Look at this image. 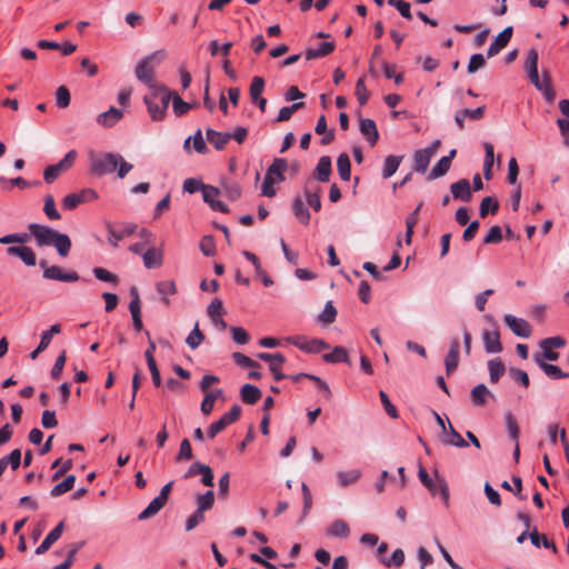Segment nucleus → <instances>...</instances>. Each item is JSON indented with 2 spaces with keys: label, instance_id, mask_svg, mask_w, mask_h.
I'll use <instances>...</instances> for the list:
<instances>
[{
  "label": "nucleus",
  "instance_id": "45",
  "mask_svg": "<svg viewBox=\"0 0 569 569\" xmlns=\"http://www.w3.org/2000/svg\"><path fill=\"white\" fill-rule=\"evenodd\" d=\"M153 98H160L161 107L167 111L170 101H173L174 94L163 84H158L156 88L151 89Z\"/></svg>",
  "mask_w": 569,
  "mask_h": 569
},
{
  "label": "nucleus",
  "instance_id": "11",
  "mask_svg": "<svg viewBox=\"0 0 569 569\" xmlns=\"http://www.w3.org/2000/svg\"><path fill=\"white\" fill-rule=\"evenodd\" d=\"M123 118L121 109L110 107L107 111L99 113L96 117V122L106 129L114 127Z\"/></svg>",
  "mask_w": 569,
  "mask_h": 569
},
{
  "label": "nucleus",
  "instance_id": "37",
  "mask_svg": "<svg viewBox=\"0 0 569 569\" xmlns=\"http://www.w3.org/2000/svg\"><path fill=\"white\" fill-rule=\"evenodd\" d=\"M240 396L243 402L254 405L261 398V391L253 385L242 386Z\"/></svg>",
  "mask_w": 569,
  "mask_h": 569
},
{
  "label": "nucleus",
  "instance_id": "1",
  "mask_svg": "<svg viewBox=\"0 0 569 569\" xmlns=\"http://www.w3.org/2000/svg\"><path fill=\"white\" fill-rule=\"evenodd\" d=\"M538 52L536 49H530L527 54V59L525 62V69L527 71L529 81L539 90L545 100L549 103L553 102L556 98L555 90L550 83V79L547 73H543V77L540 78L538 73Z\"/></svg>",
  "mask_w": 569,
  "mask_h": 569
},
{
  "label": "nucleus",
  "instance_id": "33",
  "mask_svg": "<svg viewBox=\"0 0 569 569\" xmlns=\"http://www.w3.org/2000/svg\"><path fill=\"white\" fill-rule=\"evenodd\" d=\"M322 359L327 363H349L348 351L341 346L335 347L330 353L323 355Z\"/></svg>",
  "mask_w": 569,
  "mask_h": 569
},
{
  "label": "nucleus",
  "instance_id": "34",
  "mask_svg": "<svg viewBox=\"0 0 569 569\" xmlns=\"http://www.w3.org/2000/svg\"><path fill=\"white\" fill-rule=\"evenodd\" d=\"M58 254L62 258L67 257L71 249V240L68 234L58 232L56 238L53 239L52 244Z\"/></svg>",
  "mask_w": 569,
  "mask_h": 569
},
{
  "label": "nucleus",
  "instance_id": "64",
  "mask_svg": "<svg viewBox=\"0 0 569 569\" xmlns=\"http://www.w3.org/2000/svg\"><path fill=\"white\" fill-rule=\"evenodd\" d=\"M77 156H78V153L76 150H70L64 154V157L58 163H56V166L61 171H66L73 166V163L77 159Z\"/></svg>",
  "mask_w": 569,
  "mask_h": 569
},
{
  "label": "nucleus",
  "instance_id": "54",
  "mask_svg": "<svg viewBox=\"0 0 569 569\" xmlns=\"http://www.w3.org/2000/svg\"><path fill=\"white\" fill-rule=\"evenodd\" d=\"M3 465V469L11 466L13 470L18 469L21 463V451L19 449L12 450L8 456L0 459Z\"/></svg>",
  "mask_w": 569,
  "mask_h": 569
},
{
  "label": "nucleus",
  "instance_id": "58",
  "mask_svg": "<svg viewBox=\"0 0 569 569\" xmlns=\"http://www.w3.org/2000/svg\"><path fill=\"white\" fill-rule=\"evenodd\" d=\"M28 239H29L28 233L16 232V233H9V234L0 237V243H2V244H12V243L23 244L28 241Z\"/></svg>",
  "mask_w": 569,
  "mask_h": 569
},
{
  "label": "nucleus",
  "instance_id": "22",
  "mask_svg": "<svg viewBox=\"0 0 569 569\" xmlns=\"http://www.w3.org/2000/svg\"><path fill=\"white\" fill-rule=\"evenodd\" d=\"M63 532V522H59L43 539V541L36 549L37 555H42L61 537Z\"/></svg>",
  "mask_w": 569,
  "mask_h": 569
},
{
  "label": "nucleus",
  "instance_id": "12",
  "mask_svg": "<svg viewBox=\"0 0 569 569\" xmlns=\"http://www.w3.org/2000/svg\"><path fill=\"white\" fill-rule=\"evenodd\" d=\"M481 338L487 353H499L502 351L500 333L497 329L483 330Z\"/></svg>",
  "mask_w": 569,
  "mask_h": 569
},
{
  "label": "nucleus",
  "instance_id": "10",
  "mask_svg": "<svg viewBox=\"0 0 569 569\" xmlns=\"http://www.w3.org/2000/svg\"><path fill=\"white\" fill-rule=\"evenodd\" d=\"M219 194L220 190L218 188L208 184L207 188H203L202 199L212 210L226 213L229 208L218 199Z\"/></svg>",
  "mask_w": 569,
  "mask_h": 569
},
{
  "label": "nucleus",
  "instance_id": "61",
  "mask_svg": "<svg viewBox=\"0 0 569 569\" xmlns=\"http://www.w3.org/2000/svg\"><path fill=\"white\" fill-rule=\"evenodd\" d=\"M208 184L202 183V181L194 179V178H188L183 181V191L188 193H194L197 191L203 192V188H207Z\"/></svg>",
  "mask_w": 569,
  "mask_h": 569
},
{
  "label": "nucleus",
  "instance_id": "38",
  "mask_svg": "<svg viewBox=\"0 0 569 569\" xmlns=\"http://www.w3.org/2000/svg\"><path fill=\"white\" fill-rule=\"evenodd\" d=\"M405 552L402 549H396L391 557H379V561L387 568H400L405 562Z\"/></svg>",
  "mask_w": 569,
  "mask_h": 569
},
{
  "label": "nucleus",
  "instance_id": "55",
  "mask_svg": "<svg viewBox=\"0 0 569 569\" xmlns=\"http://www.w3.org/2000/svg\"><path fill=\"white\" fill-rule=\"evenodd\" d=\"M264 90V80L261 77H254L251 81L249 93L252 102L261 98V93Z\"/></svg>",
  "mask_w": 569,
  "mask_h": 569
},
{
  "label": "nucleus",
  "instance_id": "30",
  "mask_svg": "<svg viewBox=\"0 0 569 569\" xmlns=\"http://www.w3.org/2000/svg\"><path fill=\"white\" fill-rule=\"evenodd\" d=\"M292 210L295 217L301 222L302 224H309L310 222V213L308 209L305 206L303 198L301 196H296L292 202Z\"/></svg>",
  "mask_w": 569,
  "mask_h": 569
},
{
  "label": "nucleus",
  "instance_id": "48",
  "mask_svg": "<svg viewBox=\"0 0 569 569\" xmlns=\"http://www.w3.org/2000/svg\"><path fill=\"white\" fill-rule=\"evenodd\" d=\"M214 503V493L212 490H208L207 492L199 495L197 497V511L204 513V511L210 510Z\"/></svg>",
  "mask_w": 569,
  "mask_h": 569
},
{
  "label": "nucleus",
  "instance_id": "8",
  "mask_svg": "<svg viewBox=\"0 0 569 569\" xmlns=\"http://www.w3.org/2000/svg\"><path fill=\"white\" fill-rule=\"evenodd\" d=\"M503 321L515 336L520 338H529L531 336L532 328L523 318L507 313L503 316Z\"/></svg>",
  "mask_w": 569,
  "mask_h": 569
},
{
  "label": "nucleus",
  "instance_id": "25",
  "mask_svg": "<svg viewBox=\"0 0 569 569\" xmlns=\"http://www.w3.org/2000/svg\"><path fill=\"white\" fill-rule=\"evenodd\" d=\"M326 535L331 538H347L350 535V527L342 519L335 520L326 530Z\"/></svg>",
  "mask_w": 569,
  "mask_h": 569
},
{
  "label": "nucleus",
  "instance_id": "57",
  "mask_svg": "<svg viewBox=\"0 0 569 569\" xmlns=\"http://www.w3.org/2000/svg\"><path fill=\"white\" fill-rule=\"evenodd\" d=\"M70 92L69 89L64 86H60L56 90V103L59 108L64 109L70 104Z\"/></svg>",
  "mask_w": 569,
  "mask_h": 569
},
{
  "label": "nucleus",
  "instance_id": "51",
  "mask_svg": "<svg viewBox=\"0 0 569 569\" xmlns=\"http://www.w3.org/2000/svg\"><path fill=\"white\" fill-rule=\"evenodd\" d=\"M499 209L498 202L492 197H485L481 200L479 213L481 218H485L489 213L495 214Z\"/></svg>",
  "mask_w": 569,
  "mask_h": 569
},
{
  "label": "nucleus",
  "instance_id": "20",
  "mask_svg": "<svg viewBox=\"0 0 569 569\" xmlns=\"http://www.w3.org/2000/svg\"><path fill=\"white\" fill-rule=\"evenodd\" d=\"M533 360L537 366L551 379H563L569 377V373L563 372L558 366L543 361L540 355H533Z\"/></svg>",
  "mask_w": 569,
  "mask_h": 569
},
{
  "label": "nucleus",
  "instance_id": "3",
  "mask_svg": "<svg viewBox=\"0 0 569 569\" xmlns=\"http://www.w3.org/2000/svg\"><path fill=\"white\" fill-rule=\"evenodd\" d=\"M89 171L94 177L111 174L117 170L121 154L116 152H89Z\"/></svg>",
  "mask_w": 569,
  "mask_h": 569
},
{
  "label": "nucleus",
  "instance_id": "2",
  "mask_svg": "<svg viewBox=\"0 0 569 569\" xmlns=\"http://www.w3.org/2000/svg\"><path fill=\"white\" fill-rule=\"evenodd\" d=\"M166 56L164 50H158L142 58L136 66V78L149 89L156 88L159 84L156 79V68L166 59Z\"/></svg>",
  "mask_w": 569,
  "mask_h": 569
},
{
  "label": "nucleus",
  "instance_id": "52",
  "mask_svg": "<svg viewBox=\"0 0 569 569\" xmlns=\"http://www.w3.org/2000/svg\"><path fill=\"white\" fill-rule=\"evenodd\" d=\"M92 272L94 277L100 281L110 282L114 286L119 283V277L104 268L96 267L92 269Z\"/></svg>",
  "mask_w": 569,
  "mask_h": 569
},
{
  "label": "nucleus",
  "instance_id": "17",
  "mask_svg": "<svg viewBox=\"0 0 569 569\" xmlns=\"http://www.w3.org/2000/svg\"><path fill=\"white\" fill-rule=\"evenodd\" d=\"M222 301L220 299H213L207 308V313L211 319L212 323L221 330L227 328L226 321L222 319Z\"/></svg>",
  "mask_w": 569,
  "mask_h": 569
},
{
  "label": "nucleus",
  "instance_id": "14",
  "mask_svg": "<svg viewBox=\"0 0 569 569\" xmlns=\"http://www.w3.org/2000/svg\"><path fill=\"white\" fill-rule=\"evenodd\" d=\"M512 37V27L505 28L489 46L487 57L491 58L497 56L510 41Z\"/></svg>",
  "mask_w": 569,
  "mask_h": 569
},
{
  "label": "nucleus",
  "instance_id": "24",
  "mask_svg": "<svg viewBox=\"0 0 569 569\" xmlns=\"http://www.w3.org/2000/svg\"><path fill=\"white\" fill-rule=\"evenodd\" d=\"M361 477L359 469L339 470L336 472L337 483L340 488H346L352 483H356Z\"/></svg>",
  "mask_w": 569,
  "mask_h": 569
},
{
  "label": "nucleus",
  "instance_id": "16",
  "mask_svg": "<svg viewBox=\"0 0 569 569\" xmlns=\"http://www.w3.org/2000/svg\"><path fill=\"white\" fill-rule=\"evenodd\" d=\"M450 191L456 200L469 202L472 198L471 186L467 179H461L457 182H453L450 186Z\"/></svg>",
  "mask_w": 569,
  "mask_h": 569
},
{
  "label": "nucleus",
  "instance_id": "19",
  "mask_svg": "<svg viewBox=\"0 0 569 569\" xmlns=\"http://www.w3.org/2000/svg\"><path fill=\"white\" fill-rule=\"evenodd\" d=\"M485 114V107H478L476 109H461L458 110L455 114V122L457 123L458 128L462 130L465 128V120L471 119V120H479Z\"/></svg>",
  "mask_w": 569,
  "mask_h": 569
},
{
  "label": "nucleus",
  "instance_id": "13",
  "mask_svg": "<svg viewBox=\"0 0 569 569\" xmlns=\"http://www.w3.org/2000/svg\"><path fill=\"white\" fill-rule=\"evenodd\" d=\"M43 278L63 282H74L79 280V276L74 271L66 272L58 266H51L43 270Z\"/></svg>",
  "mask_w": 569,
  "mask_h": 569
},
{
  "label": "nucleus",
  "instance_id": "63",
  "mask_svg": "<svg viewBox=\"0 0 569 569\" xmlns=\"http://www.w3.org/2000/svg\"><path fill=\"white\" fill-rule=\"evenodd\" d=\"M191 108L192 106L190 103L184 102L178 94H174L172 109L177 117L187 113Z\"/></svg>",
  "mask_w": 569,
  "mask_h": 569
},
{
  "label": "nucleus",
  "instance_id": "41",
  "mask_svg": "<svg viewBox=\"0 0 569 569\" xmlns=\"http://www.w3.org/2000/svg\"><path fill=\"white\" fill-rule=\"evenodd\" d=\"M483 147H485V151H486L485 161H483V177L486 180H490L492 177L491 169H492V166L495 162V151H493V146L489 142H485Z\"/></svg>",
  "mask_w": 569,
  "mask_h": 569
},
{
  "label": "nucleus",
  "instance_id": "4",
  "mask_svg": "<svg viewBox=\"0 0 569 569\" xmlns=\"http://www.w3.org/2000/svg\"><path fill=\"white\" fill-rule=\"evenodd\" d=\"M288 169V162L283 158H274L267 169L264 180L261 186V194L272 198L276 194L274 184L284 180V172Z\"/></svg>",
  "mask_w": 569,
  "mask_h": 569
},
{
  "label": "nucleus",
  "instance_id": "18",
  "mask_svg": "<svg viewBox=\"0 0 569 569\" xmlns=\"http://www.w3.org/2000/svg\"><path fill=\"white\" fill-rule=\"evenodd\" d=\"M359 129L362 137L368 141V143L371 147L376 146L379 139V132L376 122L372 119H361L359 123Z\"/></svg>",
  "mask_w": 569,
  "mask_h": 569
},
{
  "label": "nucleus",
  "instance_id": "15",
  "mask_svg": "<svg viewBox=\"0 0 569 569\" xmlns=\"http://www.w3.org/2000/svg\"><path fill=\"white\" fill-rule=\"evenodd\" d=\"M320 192V187L316 186L313 182L307 181L305 183V200L307 201L309 207L312 208L315 211H319L321 209Z\"/></svg>",
  "mask_w": 569,
  "mask_h": 569
},
{
  "label": "nucleus",
  "instance_id": "42",
  "mask_svg": "<svg viewBox=\"0 0 569 569\" xmlns=\"http://www.w3.org/2000/svg\"><path fill=\"white\" fill-rule=\"evenodd\" d=\"M488 370L491 382H497L506 372V367L499 358L488 361Z\"/></svg>",
  "mask_w": 569,
  "mask_h": 569
},
{
  "label": "nucleus",
  "instance_id": "26",
  "mask_svg": "<svg viewBox=\"0 0 569 569\" xmlns=\"http://www.w3.org/2000/svg\"><path fill=\"white\" fill-rule=\"evenodd\" d=\"M206 138L217 150H222L231 139L230 132H219L213 129H208Z\"/></svg>",
  "mask_w": 569,
  "mask_h": 569
},
{
  "label": "nucleus",
  "instance_id": "62",
  "mask_svg": "<svg viewBox=\"0 0 569 569\" xmlns=\"http://www.w3.org/2000/svg\"><path fill=\"white\" fill-rule=\"evenodd\" d=\"M388 2L391 7L396 8L403 18L408 20L412 18L410 11L411 6L409 2H406L405 0H389Z\"/></svg>",
  "mask_w": 569,
  "mask_h": 569
},
{
  "label": "nucleus",
  "instance_id": "46",
  "mask_svg": "<svg viewBox=\"0 0 569 569\" xmlns=\"http://www.w3.org/2000/svg\"><path fill=\"white\" fill-rule=\"evenodd\" d=\"M451 167L449 162V158L442 157L439 161L432 167L431 171L428 174V180H435L445 176Z\"/></svg>",
  "mask_w": 569,
  "mask_h": 569
},
{
  "label": "nucleus",
  "instance_id": "47",
  "mask_svg": "<svg viewBox=\"0 0 569 569\" xmlns=\"http://www.w3.org/2000/svg\"><path fill=\"white\" fill-rule=\"evenodd\" d=\"M74 482H76V477L73 475L67 476L63 481H61L60 483L56 485L51 489L50 496L51 497H59V496L70 491L73 488Z\"/></svg>",
  "mask_w": 569,
  "mask_h": 569
},
{
  "label": "nucleus",
  "instance_id": "32",
  "mask_svg": "<svg viewBox=\"0 0 569 569\" xmlns=\"http://www.w3.org/2000/svg\"><path fill=\"white\" fill-rule=\"evenodd\" d=\"M153 96H146L143 101L147 106V110L153 121H161L164 119L167 111L154 101Z\"/></svg>",
  "mask_w": 569,
  "mask_h": 569
},
{
  "label": "nucleus",
  "instance_id": "27",
  "mask_svg": "<svg viewBox=\"0 0 569 569\" xmlns=\"http://www.w3.org/2000/svg\"><path fill=\"white\" fill-rule=\"evenodd\" d=\"M143 264L147 269L158 268L162 264L163 254L160 249L149 248L142 253Z\"/></svg>",
  "mask_w": 569,
  "mask_h": 569
},
{
  "label": "nucleus",
  "instance_id": "36",
  "mask_svg": "<svg viewBox=\"0 0 569 569\" xmlns=\"http://www.w3.org/2000/svg\"><path fill=\"white\" fill-rule=\"evenodd\" d=\"M335 50L333 42H322L318 48H310L306 51L305 56L307 60L317 59L320 57L328 56Z\"/></svg>",
  "mask_w": 569,
  "mask_h": 569
},
{
  "label": "nucleus",
  "instance_id": "28",
  "mask_svg": "<svg viewBox=\"0 0 569 569\" xmlns=\"http://www.w3.org/2000/svg\"><path fill=\"white\" fill-rule=\"evenodd\" d=\"M331 174V159L327 156H323L319 159L317 167L315 169V178L320 182L329 181Z\"/></svg>",
  "mask_w": 569,
  "mask_h": 569
},
{
  "label": "nucleus",
  "instance_id": "43",
  "mask_svg": "<svg viewBox=\"0 0 569 569\" xmlns=\"http://www.w3.org/2000/svg\"><path fill=\"white\" fill-rule=\"evenodd\" d=\"M402 161V157L400 156H388L385 159L383 168H382V177L388 179L392 177L398 170L400 163Z\"/></svg>",
  "mask_w": 569,
  "mask_h": 569
},
{
  "label": "nucleus",
  "instance_id": "60",
  "mask_svg": "<svg viewBox=\"0 0 569 569\" xmlns=\"http://www.w3.org/2000/svg\"><path fill=\"white\" fill-rule=\"evenodd\" d=\"M302 107H303V102H295L291 106L282 107L279 110L277 121H279V122L288 121L292 117L293 112L301 109Z\"/></svg>",
  "mask_w": 569,
  "mask_h": 569
},
{
  "label": "nucleus",
  "instance_id": "39",
  "mask_svg": "<svg viewBox=\"0 0 569 569\" xmlns=\"http://www.w3.org/2000/svg\"><path fill=\"white\" fill-rule=\"evenodd\" d=\"M442 442L446 446H452L457 448H466L468 447V442L460 436L459 432L456 431V429L452 427V425L449 422V431L446 435V438H443Z\"/></svg>",
  "mask_w": 569,
  "mask_h": 569
},
{
  "label": "nucleus",
  "instance_id": "29",
  "mask_svg": "<svg viewBox=\"0 0 569 569\" xmlns=\"http://www.w3.org/2000/svg\"><path fill=\"white\" fill-rule=\"evenodd\" d=\"M156 289L161 297L162 303L168 307L170 305L169 297L177 293V287H176L174 281H172V280L159 281L156 284Z\"/></svg>",
  "mask_w": 569,
  "mask_h": 569
},
{
  "label": "nucleus",
  "instance_id": "49",
  "mask_svg": "<svg viewBox=\"0 0 569 569\" xmlns=\"http://www.w3.org/2000/svg\"><path fill=\"white\" fill-rule=\"evenodd\" d=\"M43 212L50 220H60L61 214L57 210L56 201L52 194L44 196L43 199Z\"/></svg>",
  "mask_w": 569,
  "mask_h": 569
},
{
  "label": "nucleus",
  "instance_id": "40",
  "mask_svg": "<svg viewBox=\"0 0 569 569\" xmlns=\"http://www.w3.org/2000/svg\"><path fill=\"white\" fill-rule=\"evenodd\" d=\"M220 397H222L221 389L210 390V391L206 392V396H204V398L201 402V407H200L202 413L208 416L213 410L214 401Z\"/></svg>",
  "mask_w": 569,
  "mask_h": 569
},
{
  "label": "nucleus",
  "instance_id": "23",
  "mask_svg": "<svg viewBox=\"0 0 569 569\" xmlns=\"http://www.w3.org/2000/svg\"><path fill=\"white\" fill-rule=\"evenodd\" d=\"M459 363V340L455 338L451 340L449 352L445 360L446 371L448 375L452 373Z\"/></svg>",
  "mask_w": 569,
  "mask_h": 569
},
{
  "label": "nucleus",
  "instance_id": "6",
  "mask_svg": "<svg viewBox=\"0 0 569 569\" xmlns=\"http://www.w3.org/2000/svg\"><path fill=\"white\" fill-rule=\"evenodd\" d=\"M30 234L34 238L38 247H49L52 244L59 231L40 223H30L28 226Z\"/></svg>",
  "mask_w": 569,
  "mask_h": 569
},
{
  "label": "nucleus",
  "instance_id": "59",
  "mask_svg": "<svg viewBox=\"0 0 569 569\" xmlns=\"http://www.w3.org/2000/svg\"><path fill=\"white\" fill-rule=\"evenodd\" d=\"M337 310L332 301H327L322 312L319 315V320L326 325L332 323L336 319Z\"/></svg>",
  "mask_w": 569,
  "mask_h": 569
},
{
  "label": "nucleus",
  "instance_id": "35",
  "mask_svg": "<svg viewBox=\"0 0 569 569\" xmlns=\"http://www.w3.org/2000/svg\"><path fill=\"white\" fill-rule=\"evenodd\" d=\"M166 502L159 497L153 498L150 503L138 515V520L143 521L156 516L163 507Z\"/></svg>",
  "mask_w": 569,
  "mask_h": 569
},
{
  "label": "nucleus",
  "instance_id": "5",
  "mask_svg": "<svg viewBox=\"0 0 569 569\" xmlns=\"http://www.w3.org/2000/svg\"><path fill=\"white\" fill-rule=\"evenodd\" d=\"M286 341L308 353H318L321 350L329 349V345L325 340L317 338L308 339L301 335L287 337Z\"/></svg>",
  "mask_w": 569,
  "mask_h": 569
},
{
  "label": "nucleus",
  "instance_id": "50",
  "mask_svg": "<svg viewBox=\"0 0 569 569\" xmlns=\"http://www.w3.org/2000/svg\"><path fill=\"white\" fill-rule=\"evenodd\" d=\"M531 543L537 548L543 547L546 549H551L553 553L557 552V547L553 542H551L546 535H540L536 529L529 536Z\"/></svg>",
  "mask_w": 569,
  "mask_h": 569
},
{
  "label": "nucleus",
  "instance_id": "9",
  "mask_svg": "<svg viewBox=\"0 0 569 569\" xmlns=\"http://www.w3.org/2000/svg\"><path fill=\"white\" fill-rule=\"evenodd\" d=\"M10 257H18L28 267L37 264V254L31 247L28 246H11L6 249Z\"/></svg>",
  "mask_w": 569,
  "mask_h": 569
},
{
  "label": "nucleus",
  "instance_id": "7",
  "mask_svg": "<svg viewBox=\"0 0 569 569\" xmlns=\"http://www.w3.org/2000/svg\"><path fill=\"white\" fill-rule=\"evenodd\" d=\"M565 345L566 340L560 336L546 338L539 342V347L542 350L539 355L542 357L543 361H557L559 353L553 351V349L562 348Z\"/></svg>",
  "mask_w": 569,
  "mask_h": 569
},
{
  "label": "nucleus",
  "instance_id": "56",
  "mask_svg": "<svg viewBox=\"0 0 569 569\" xmlns=\"http://www.w3.org/2000/svg\"><path fill=\"white\" fill-rule=\"evenodd\" d=\"M203 339H204V336L200 331L198 323H196L194 328L190 331V333L186 338V343L191 349H197L202 343Z\"/></svg>",
  "mask_w": 569,
  "mask_h": 569
},
{
  "label": "nucleus",
  "instance_id": "44",
  "mask_svg": "<svg viewBox=\"0 0 569 569\" xmlns=\"http://www.w3.org/2000/svg\"><path fill=\"white\" fill-rule=\"evenodd\" d=\"M337 169L343 181H349L351 177V163L347 153H341L337 159Z\"/></svg>",
  "mask_w": 569,
  "mask_h": 569
},
{
  "label": "nucleus",
  "instance_id": "31",
  "mask_svg": "<svg viewBox=\"0 0 569 569\" xmlns=\"http://www.w3.org/2000/svg\"><path fill=\"white\" fill-rule=\"evenodd\" d=\"M432 156L425 148L417 150L413 154V169L416 172L425 173Z\"/></svg>",
  "mask_w": 569,
  "mask_h": 569
},
{
  "label": "nucleus",
  "instance_id": "53",
  "mask_svg": "<svg viewBox=\"0 0 569 569\" xmlns=\"http://www.w3.org/2000/svg\"><path fill=\"white\" fill-rule=\"evenodd\" d=\"M190 142H192L193 149L198 153H204L207 151V146L202 137L201 130H197V132L192 137L186 139L184 148H188Z\"/></svg>",
  "mask_w": 569,
  "mask_h": 569
},
{
  "label": "nucleus",
  "instance_id": "21",
  "mask_svg": "<svg viewBox=\"0 0 569 569\" xmlns=\"http://www.w3.org/2000/svg\"><path fill=\"white\" fill-rule=\"evenodd\" d=\"M489 399H495V395L483 383L472 388L470 400L473 406H483Z\"/></svg>",
  "mask_w": 569,
  "mask_h": 569
}]
</instances>
